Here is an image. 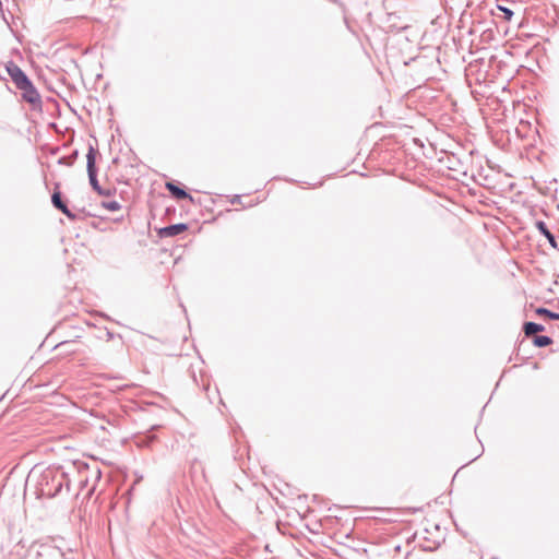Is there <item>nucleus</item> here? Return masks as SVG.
<instances>
[{
    "mask_svg": "<svg viewBox=\"0 0 559 559\" xmlns=\"http://www.w3.org/2000/svg\"><path fill=\"white\" fill-rule=\"evenodd\" d=\"M166 188L173 194V197H175L178 200H183V199L192 200V197L186 190L178 187L174 182H167Z\"/></svg>",
    "mask_w": 559,
    "mask_h": 559,
    "instance_id": "8",
    "label": "nucleus"
},
{
    "mask_svg": "<svg viewBox=\"0 0 559 559\" xmlns=\"http://www.w3.org/2000/svg\"><path fill=\"white\" fill-rule=\"evenodd\" d=\"M86 159H87L86 168H87L90 183L94 191H96L97 193H103V188L99 186V182L97 180V169L95 166L96 151L92 145L90 146L88 152L86 154Z\"/></svg>",
    "mask_w": 559,
    "mask_h": 559,
    "instance_id": "3",
    "label": "nucleus"
},
{
    "mask_svg": "<svg viewBox=\"0 0 559 559\" xmlns=\"http://www.w3.org/2000/svg\"><path fill=\"white\" fill-rule=\"evenodd\" d=\"M103 207L111 211V212H115V211H118L121 209V204L118 202V201H104L102 203Z\"/></svg>",
    "mask_w": 559,
    "mask_h": 559,
    "instance_id": "13",
    "label": "nucleus"
},
{
    "mask_svg": "<svg viewBox=\"0 0 559 559\" xmlns=\"http://www.w3.org/2000/svg\"><path fill=\"white\" fill-rule=\"evenodd\" d=\"M22 94V99L32 105L34 109L41 107V97L35 85L31 80L26 82V84L21 85L19 88Z\"/></svg>",
    "mask_w": 559,
    "mask_h": 559,
    "instance_id": "2",
    "label": "nucleus"
},
{
    "mask_svg": "<svg viewBox=\"0 0 559 559\" xmlns=\"http://www.w3.org/2000/svg\"><path fill=\"white\" fill-rule=\"evenodd\" d=\"M551 343H552V340L546 335L536 336L534 338V345L537 347H545V346L550 345Z\"/></svg>",
    "mask_w": 559,
    "mask_h": 559,
    "instance_id": "11",
    "label": "nucleus"
},
{
    "mask_svg": "<svg viewBox=\"0 0 559 559\" xmlns=\"http://www.w3.org/2000/svg\"><path fill=\"white\" fill-rule=\"evenodd\" d=\"M188 229V225L185 223L174 224L166 227H163L158 230V235L160 238L174 237L177 236Z\"/></svg>",
    "mask_w": 559,
    "mask_h": 559,
    "instance_id": "5",
    "label": "nucleus"
},
{
    "mask_svg": "<svg viewBox=\"0 0 559 559\" xmlns=\"http://www.w3.org/2000/svg\"><path fill=\"white\" fill-rule=\"evenodd\" d=\"M78 157V151L73 152V154L71 155L70 159H69V163L68 165H72L73 163V159Z\"/></svg>",
    "mask_w": 559,
    "mask_h": 559,
    "instance_id": "14",
    "label": "nucleus"
},
{
    "mask_svg": "<svg viewBox=\"0 0 559 559\" xmlns=\"http://www.w3.org/2000/svg\"><path fill=\"white\" fill-rule=\"evenodd\" d=\"M537 314H540V316H546L547 318L551 319V320H558L559 321V313L557 312H552L546 308H538L536 310Z\"/></svg>",
    "mask_w": 559,
    "mask_h": 559,
    "instance_id": "12",
    "label": "nucleus"
},
{
    "mask_svg": "<svg viewBox=\"0 0 559 559\" xmlns=\"http://www.w3.org/2000/svg\"><path fill=\"white\" fill-rule=\"evenodd\" d=\"M536 227L547 238L549 245H557L555 236L550 233V230L548 229L547 225L544 222H536Z\"/></svg>",
    "mask_w": 559,
    "mask_h": 559,
    "instance_id": "9",
    "label": "nucleus"
},
{
    "mask_svg": "<svg viewBox=\"0 0 559 559\" xmlns=\"http://www.w3.org/2000/svg\"><path fill=\"white\" fill-rule=\"evenodd\" d=\"M34 487V493L37 498H53L66 487L70 488L68 475L59 467H47L37 473L33 469L27 478Z\"/></svg>",
    "mask_w": 559,
    "mask_h": 559,
    "instance_id": "1",
    "label": "nucleus"
},
{
    "mask_svg": "<svg viewBox=\"0 0 559 559\" xmlns=\"http://www.w3.org/2000/svg\"><path fill=\"white\" fill-rule=\"evenodd\" d=\"M5 70L16 88L29 80L25 72L13 61L5 64Z\"/></svg>",
    "mask_w": 559,
    "mask_h": 559,
    "instance_id": "4",
    "label": "nucleus"
},
{
    "mask_svg": "<svg viewBox=\"0 0 559 559\" xmlns=\"http://www.w3.org/2000/svg\"><path fill=\"white\" fill-rule=\"evenodd\" d=\"M492 15L496 19H500L507 22H510L512 16L514 15V12L504 5L498 4L495 10H492Z\"/></svg>",
    "mask_w": 559,
    "mask_h": 559,
    "instance_id": "7",
    "label": "nucleus"
},
{
    "mask_svg": "<svg viewBox=\"0 0 559 559\" xmlns=\"http://www.w3.org/2000/svg\"><path fill=\"white\" fill-rule=\"evenodd\" d=\"M52 205L62 212L68 218L75 219V214H73L67 204L63 202L61 193L59 191H55L51 195Z\"/></svg>",
    "mask_w": 559,
    "mask_h": 559,
    "instance_id": "6",
    "label": "nucleus"
},
{
    "mask_svg": "<svg viewBox=\"0 0 559 559\" xmlns=\"http://www.w3.org/2000/svg\"><path fill=\"white\" fill-rule=\"evenodd\" d=\"M64 159H66V158H61V159H59V163H60V164H61V163H64Z\"/></svg>",
    "mask_w": 559,
    "mask_h": 559,
    "instance_id": "16",
    "label": "nucleus"
},
{
    "mask_svg": "<svg viewBox=\"0 0 559 559\" xmlns=\"http://www.w3.org/2000/svg\"><path fill=\"white\" fill-rule=\"evenodd\" d=\"M99 195L109 197L111 194L110 190L103 189V193H98Z\"/></svg>",
    "mask_w": 559,
    "mask_h": 559,
    "instance_id": "15",
    "label": "nucleus"
},
{
    "mask_svg": "<svg viewBox=\"0 0 559 559\" xmlns=\"http://www.w3.org/2000/svg\"><path fill=\"white\" fill-rule=\"evenodd\" d=\"M544 326L542 324L535 322H526L524 324V332L527 336L534 335L538 332L544 331Z\"/></svg>",
    "mask_w": 559,
    "mask_h": 559,
    "instance_id": "10",
    "label": "nucleus"
}]
</instances>
